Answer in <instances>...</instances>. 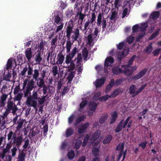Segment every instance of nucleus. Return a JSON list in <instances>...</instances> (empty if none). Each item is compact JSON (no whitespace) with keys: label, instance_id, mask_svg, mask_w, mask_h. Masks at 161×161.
Masks as SVG:
<instances>
[{"label":"nucleus","instance_id":"79ce46f5","mask_svg":"<svg viewBox=\"0 0 161 161\" xmlns=\"http://www.w3.org/2000/svg\"><path fill=\"white\" fill-rule=\"evenodd\" d=\"M109 98H111V96L107 94L100 97L99 99L101 101L105 102L107 101Z\"/></svg>","mask_w":161,"mask_h":161},{"label":"nucleus","instance_id":"473e14b6","mask_svg":"<svg viewBox=\"0 0 161 161\" xmlns=\"http://www.w3.org/2000/svg\"><path fill=\"white\" fill-rule=\"evenodd\" d=\"M35 60L36 64H39L42 61V58L40 53L37 54L35 58Z\"/></svg>","mask_w":161,"mask_h":161},{"label":"nucleus","instance_id":"412c9836","mask_svg":"<svg viewBox=\"0 0 161 161\" xmlns=\"http://www.w3.org/2000/svg\"><path fill=\"white\" fill-rule=\"evenodd\" d=\"M73 42H71V41L69 39H68L66 43L65 47L66 49L67 53H69L70 52V49Z\"/></svg>","mask_w":161,"mask_h":161},{"label":"nucleus","instance_id":"7ed1b4c3","mask_svg":"<svg viewBox=\"0 0 161 161\" xmlns=\"http://www.w3.org/2000/svg\"><path fill=\"white\" fill-rule=\"evenodd\" d=\"M54 23L59 25L58 26L56 32H58L63 28L64 23H63V16L61 14H59L58 12H55L54 13Z\"/></svg>","mask_w":161,"mask_h":161},{"label":"nucleus","instance_id":"20e7f679","mask_svg":"<svg viewBox=\"0 0 161 161\" xmlns=\"http://www.w3.org/2000/svg\"><path fill=\"white\" fill-rule=\"evenodd\" d=\"M17 110V108L14 102L8 100L7 102V108L3 114L4 116H7L10 112L15 115Z\"/></svg>","mask_w":161,"mask_h":161},{"label":"nucleus","instance_id":"ea45409f","mask_svg":"<svg viewBox=\"0 0 161 161\" xmlns=\"http://www.w3.org/2000/svg\"><path fill=\"white\" fill-rule=\"evenodd\" d=\"M124 144L123 143L119 144L116 147V150L120 151V152L123 153Z\"/></svg>","mask_w":161,"mask_h":161},{"label":"nucleus","instance_id":"864d4df0","mask_svg":"<svg viewBox=\"0 0 161 161\" xmlns=\"http://www.w3.org/2000/svg\"><path fill=\"white\" fill-rule=\"evenodd\" d=\"M82 142L80 139L77 140L75 145V147L76 149H78L79 148L80 144Z\"/></svg>","mask_w":161,"mask_h":161},{"label":"nucleus","instance_id":"5fc2aeb1","mask_svg":"<svg viewBox=\"0 0 161 161\" xmlns=\"http://www.w3.org/2000/svg\"><path fill=\"white\" fill-rule=\"evenodd\" d=\"M92 153L95 156H98L99 154V149L94 147L92 149Z\"/></svg>","mask_w":161,"mask_h":161},{"label":"nucleus","instance_id":"4be33fe9","mask_svg":"<svg viewBox=\"0 0 161 161\" xmlns=\"http://www.w3.org/2000/svg\"><path fill=\"white\" fill-rule=\"evenodd\" d=\"M75 60H76V65L77 66H80L81 64V62L82 61V58L81 53H77V57Z\"/></svg>","mask_w":161,"mask_h":161},{"label":"nucleus","instance_id":"ddd939ff","mask_svg":"<svg viewBox=\"0 0 161 161\" xmlns=\"http://www.w3.org/2000/svg\"><path fill=\"white\" fill-rule=\"evenodd\" d=\"M89 124L86 122L81 125L80 126L78 129V132L81 134L85 132L86 129L89 126Z\"/></svg>","mask_w":161,"mask_h":161},{"label":"nucleus","instance_id":"5701e85b","mask_svg":"<svg viewBox=\"0 0 161 161\" xmlns=\"http://www.w3.org/2000/svg\"><path fill=\"white\" fill-rule=\"evenodd\" d=\"M114 83V80L112 79L111 80V81L109 84H108L106 87V89L105 91V92L106 93H108L110 91L112 87V86L113 85Z\"/></svg>","mask_w":161,"mask_h":161},{"label":"nucleus","instance_id":"3c124183","mask_svg":"<svg viewBox=\"0 0 161 161\" xmlns=\"http://www.w3.org/2000/svg\"><path fill=\"white\" fill-rule=\"evenodd\" d=\"M39 75V71L37 69L34 70V73L33 75V78L35 80H36Z\"/></svg>","mask_w":161,"mask_h":161},{"label":"nucleus","instance_id":"dca6fc26","mask_svg":"<svg viewBox=\"0 0 161 161\" xmlns=\"http://www.w3.org/2000/svg\"><path fill=\"white\" fill-rule=\"evenodd\" d=\"M147 69L146 68L144 69L137 74L134 77V79L135 80H138L140 79L145 75L147 72Z\"/></svg>","mask_w":161,"mask_h":161},{"label":"nucleus","instance_id":"2eb2a0df","mask_svg":"<svg viewBox=\"0 0 161 161\" xmlns=\"http://www.w3.org/2000/svg\"><path fill=\"white\" fill-rule=\"evenodd\" d=\"M74 34L71 36V38L73 40V42L74 41H77L79 37L80 36L79 30L77 28L73 32Z\"/></svg>","mask_w":161,"mask_h":161},{"label":"nucleus","instance_id":"f03ea898","mask_svg":"<svg viewBox=\"0 0 161 161\" xmlns=\"http://www.w3.org/2000/svg\"><path fill=\"white\" fill-rule=\"evenodd\" d=\"M118 50L116 53L117 58L121 59V58L126 55L129 53V48L127 47L124 42L120 43L117 46Z\"/></svg>","mask_w":161,"mask_h":161},{"label":"nucleus","instance_id":"2f4dec72","mask_svg":"<svg viewBox=\"0 0 161 161\" xmlns=\"http://www.w3.org/2000/svg\"><path fill=\"white\" fill-rule=\"evenodd\" d=\"M74 130L71 128H69L66 129L65 132V135L67 137L70 136L73 133Z\"/></svg>","mask_w":161,"mask_h":161},{"label":"nucleus","instance_id":"de8ad7c7","mask_svg":"<svg viewBox=\"0 0 161 161\" xmlns=\"http://www.w3.org/2000/svg\"><path fill=\"white\" fill-rule=\"evenodd\" d=\"M102 19V14L101 13H100L97 17V24L98 25H99L101 23Z\"/></svg>","mask_w":161,"mask_h":161},{"label":"nucleus","instance_id":"338daca9","mask_svg":"<svg viewBox=\"0 0 161 161\" xmlns=\"http://www.w3.org/2000/svg\"><path fill=\"white\" fill-rule=\"evenodd\" d=\"M101 95V93L100 92H95L94 96L93 97V99L94 100H97V98Z\"/></svg>","mask_w":161,"mask_h":161},{"label":"nucleus","instance_id":"13d9d810","mask_svg":"<svg viewBox=\"0 0 161 161\" xmlns=\"http://www.w3.org/2000/svg\"><path fill=\"white\" fill-rule=\"evenodd\" d=\"M46 97V96H43L42 97H39V99L37 100H38V103L40 105H41L44 103Z\"/></svg>","mask_w":161,"mask_h":161},{"label":"nucleus","instance_id":"393cba45","mask_svg":"<svg viewBox=\"0 0 161 161\" xmlns=\"http://www.w3.org/2000/svg\"><path fill=\"white\" fill-rule=\"evenodd\" d=\"M16 135L12 131H10L8 135V140L11 142L12 140L14 139Z\"/></svg>","mask_w":161,"mask_h":161},{"label":"nucleus","instance_id":"c9c22d12","mask_svg":"<svg viewBox=\"0 0 161 161\" xmlns=\"http://www.w3.org/2000/svg\"><path fill=\"white\" fill-rule=\"evenodd\" d=\"M23 122H24L23 120L20 119L16 122V124H17V126L16 127V128L17 130H19L22 127Z\"/></svg>","mask_w":161,"mask_h":161},{"label":"nucleus","instance_id":"e433bc0d","mask_svg":"<svg viewBox=\"0 0 161 161\" xmlns=\"http://www.w3.org/2000/svg\"><path fill=\"white\" fill-rule=\"evenodd\" d=\"M159 13L158 11H155L152 12L151 15L150 17L153 19H156L159 17Z\"/></svg>","mask_w":161,"mask_h":161},{"label":"nucleus","instance_id":"a18cd8bd","mask_svg":"<svg viewBox=\"0 0 161 161\" xmlns=\"http://www.w3.org/2000/svg\"><path fill=\"white\" fill-rule=\"evenodd\" d=\"M117 116V114L116 112H114L112 114V119L111 121L110 122L111 124H112L115 120L116 117Z\"/></svg>","mask_w":161,"mask_h":161},{"label":"nucleus","instance_id":"49530a36","mask_svg":"<svg viewBox=\"0 0 161 161\" xmlns=\"http://www.w3.org/2000/svg\"><path fill=\"white\" fill-rule=\"evenodd\" d=\"M6 116H4V115L3 114V115L0 118V126L3 127L5 124V120L4 119V117Z\"/></svg>","mask_w":161,"mask_h":161},{"label":"nucleus","instance_id":"bb28decb","mask_svg":"<svg viewBox=\"0 0 161 161\" xmlns=\"http://www.w3.org/2000/svg\"><path fill=\"white\" fill-rule=\"evenodd\" d=\"M90 110L93 112H95L97 108V104L94 102H91L89 103Z\"/></svg>","mask_w":161,"mask_h":161},{"label":"nucleus","instance_id":"4c0bfd02","mask_svg":"<svg viewBox=\"0 0 161 161\" xmlns=\"http://www.w3.org/2000/svg\"><path fill=\"white\" fill-rule=\"evenodd\" d=\"M148 26L147 23H142L140 27V30L142 31H144L148 27Z\"/></svg>","mask_w":161,"mask_h":161},{"label":"nucleus","instance_id":"6ab92c4d","mask_svg":"<svg viewBox=\"0 0 161 161\" xmlns=\"http://www.w3.org/2000/svg\"><path fill=\"white\" fill-rule=\"evenodd\" d=\"M123 92V90L119 88H117L115 89L111 93L110 96L111 97V98H113L115 97L119 94Z\"/></svg>","mask_w":161,"mask_h":161},{"label":"nucleus","instance_id":"69168bd1","mask_svg":"<svg viewBox=\"0 0 161 161\" xmlns=\"http://www.w3.org/2000/svg\"><path fill=\"white\" fill-rule=\"evenodd\" d=\"M92 38L91 34L89 35L87 37V43L89 45H91L92 42Z\"/></svg>","mask_w":161,"mask_h":161},{"label":"nucleus","instance_id":"f8f14e48","mask_svg":"<svg viewBox=\"0 0 161 161\" xmlns=\"http://www.w3.org/2000/svg\"><path fill=\"white\" fill-rule=\"evenodd\" d=\"M114 62V59L112 57H108L105 59V70H106V67L109 66H111L112 65V64Z\"/></svg>","mask_w":161,"mask_h":161},{"label":"nucleus","instance_id":"9b49d317","mask_svg":"<svg viewBox=\"0 0 161 161\" xmlns=\"http://www.w3.org/2000/svg\"><path fill=\"white\" fill-rule=\"evenodd\" d=\"M56 59L57 61L55 64H57L59 66V65H61L63 63L64 56L61 53H60L58 54Z\"/></svg>","mask_w":161,"mask_h":161},{"label":"nucleus","instance_id":"9d476101","mask_svg":"<svg viewBox=\"0 0 161 161\" xmlns=\"http://www.w3.org/2000/svg\"><path fill=\"white\" fill-rule=\"evenodd\" d=\"M136 89V87L134 85H132L129 88V93L132 95V97H134L138 94L137 90Z\"/></svg>","mask_w":161,"mask_h":161},{"label":"nucleus","instance_id":"cd10ccee","mask_svg":"<svg viewBox=\"0 0 161 161\" xmlns=\"http://www.w3.org/2000/svg\"><path fill=\"white\" fill-rule=\"evenodd\" d=\"M38 91H35V90H34L32 93V94L31 96H28L29 97H31L33 99L35 100H38L39 98V97L37 93Z\"/></svg>","mask_w":161,"mask_h":161},{"label":"nucleus","instance_id":"4d7b16f0","mask_svg":"<svg viewBox=\"0 0 161 161\" xmlns=\"http://www.w3.org/2000/svg\"><path fill=\"white\" fill-rule=\"evenodd\" d=\"M58 4L62 9H64L67 6L66 3L63 2L62 1H60L59 2Z\"/></svg>","mask_w":161,"mask_h":161},{"label":"nucleus","instance_id":"680f3d73","mask_svg":"<svg viewBox=\"0 0 161 161\" xmlns=\"http://www.w3.org/2000/svg\"><path fill=\"white\" fill-rule=\"evenodd\" d=\"M147 143V141H144L140 143L139 144V146L141 147L143 149H144L146 147Z\"/></svg>","mask_w":161,"mask_h":161},{"label":"nucleus","instance_id":"58836bf2","mask_svg":"<svg viewBox=\"0 0 161 161\" xmlns=\"http://www.w3.org/2000/svg\"><path fill=\"white\" fill-rule=\"evenodd\" d=\"M108 116L106 114H103L100 118L99 121L100 124L103 123L107 119Z\"/></svg>","mask_w":161,"mask_h":161},{"label":"nucleus","instance_id":"f3484780","mask_svg":"<svg viewBox=\"0 0 161 161\" xmlns=\"http://www.w3.org/2000/svg\"><path fill=\"white\" fill-rule=\"evenodd\" d=\"M73 25H69L66 29V36L68 39H70V35L73 32Z\"/></svg>","mask_w":161,"mask_h":161},{"label":"nucleus","instance_id":"0eeeda50","mask_svg":"<svg viewBox=\"0 0 161 161\" xmlns=\"http://www.w3.org/2000/svg\"><path fill=\"white\" fill-rule=\"evenodd\" d=\"M36 100H37L33 99L31 97H27L26 104L28 107H32L35 109H37V103Z\"/></svg>","mask_w":161,"mask_h":161},{"label":"nucleus","instance_id":"37998d69","mask_svg":"<svg viewBox=\"0 0 161 161\" xmlns=\"http://www.w3.org/2000/svg\"><path fill=\"white\" fill-rule=\"evenodd\" d=\"M85 118V117L84 115L81 116L76 119L75 122V125H76L78 124L81 122Z\"/></svg>","mask_w":161,"mask_h":161},{"label":"nucleus","instance_id":"a211bd4d","mask_svg":"<svg viewBox=\"0 0 161 161\" xmlns=\"http://www.w3.org/2000/svg\"><path fill=\"white\" fill-rule=\"evenodd\" d=\"M25 54L27 60L30 61L32 57L31 48H28L26 49Z\"/></svg>","mask_w":161,"mask_h":161},{"label":"nucleus","instance_id":"a878e982","mask_svg":"<svg viewBox=\"0 0 161 161\" xmlns=\"http://www.w3.org/2000/svg\"><path fill=\"white\" fill-rule=\"evenodd\" d=\"M101 131L99 130L96 131L93 135L92 136L90 140L94 141L98 138L100 136Z\"/></svg>","mask_w":161,"mask_h":161},{"label":"nucleus","instance_id":"6e6d98bb","mask_svg":"<svg viewBox=\"0 0 161 161\" xmlns=\"http://www.w3.org/2000/svg\"><path fill=\"white\" fill-rule=\"evenodd\" d=\"M68 156L69 159H72L74 157V152L73 151L71 150L68 153Z\"/></svg>","mask_w":161,"mask_h":161},{"label":"nucleus","instance_id":"4468645a","mask_svg":"<svg viewBox=\"0 0 161 161\" xmlns=\"http://www.w3.org/2000/svg\"><path fill=\"white\" fill-rule=\"evenodd\" d=\"M123 65L121 66L122 69H120L118 67H115L113 68L112 71L113 73L116 75H118L119 73H122L125 74V69L122 68V66Z\"/></svg>","mask_w":161,"mask_h":161},{"label":"nucleus","instance_id":"f257e3e1","mask_svg":"<svg viewBox=\"0 0 161 161\" xmlns=\"http://www.w3.org/2000/svg\"><path fill=\"white\" fill-rule=\"evenodd\" d=\"M78 50L76 47L73 48L70 53L67 54L65 58V60L63 64V68H67L68 71H73L75 68V65L73 62L72 61V58L75 56Z\"/></svg>","mask_w":161,"mask_h":161},{"label":"nucleus","instance_id":"39448f33","mask_svg":"<svg viewBox=\"0 0 161 161\" xmlns=\"http://www.w3.org/2000/svg\"><path fill=\"white\" fill-rule=\"evenodd\" d=\"M23 89H24L26 86V88L32 90L33 88L36 87L35 86V82L33 80H28L27 79H25L23 83Z\"/></svg>","mask_w":161,"mask_h":161},{"label":"nucleus","instance_id":"a19ab883","mask_svg":"<svg viewBox=\"0 0 161 161\" xmlns=\"http://www.w3.org/2000/svg\"><path fill=\"white\" fill-rule=\"evenodd\" d=\"M90 23L89 20H88L87 21H86V23H85L84 26V28H82L81 26H80V29L82 31H85L87 29V28L88 27Z\"/></svg>","mask_w":161,"mask_h":161},{"label":"nucleus","instance_id":"7c9ffc66","mask_svg":"<svg viewBox=\"0 0 161 161\" xmlns=\"http://www.w3.org/2000/svg\"><path fill=\"white\" fill-rule=\"evenodd\" d=\"M15 63V61L14 59L10 58L7 62V67L8 68H10L12 67V64Z\"/></svg>","mask_w":161,"mask_h":161},{"label":"nucleus","instance_id":"aec40b11","mask_svg":"<svg viewBox=\"0 0 161 161\" xmlns=\"http://www.w3.org/2000/svg\"><path fill=\"white\" fill-rule=\"evenodd\" d=\"M105 80L104 78H102L97 80L94 83L96 87H98L103 85L104 82Z\"/></svg>","mask_w":161,"mask_h":161},{"label":"nucleus","instance_id":"72a5a7b5","mask_svg":"<svg viewBox=\"0 0 161 161\" xmlns=\"http://www.w3.org/2000/svg\"><path fill=\"white\" fill-rule=\"evenodd\" d=\"M87 103L86 101V100L82 101L80 105V108L78 110L79 111L82 112V113H84V112L83 111V109L86 105Z\"/></svg>","mask_w":161,"mask_h":161},{"label":"nucleus","instance_id":"774afa93","mask_svg":"<svg viewBox=\"0 0 161 161\" xmlns=\"http://www.w3.org/2000/svg\"><path fill=\"white\" fill-rule=\"evenodd\" d=\"M152 43H151L147 47L146 51L148 53H150L153 50V47L151 45Z\"/></svg>","mask_w":161,"mask_h":161},{"label":"nucleus","instance_id":"052dcab7","mask_svg":"<svg viewBox=\"0 0 161 161\" xmlns=\"http://www.w3.org/2000/svg\"><path fill=\"white\" fill-rule=\"evenodd\" d=\"M117 17V13L115 11L113 12L111 16V19L115 20L116 19Z\"/></svg>","mask_w":161,"mask_h":161},{"label":"nucleus","instance_id":"e2e57ef3","mask_svg":"<svg viewBox=\"0 0 161 161\" xmlns=\"http://www.w3.org/2000/svg\"><path fill=\"white\" fill-rule=\"evenodd\" d=\"M140 29V27L138 24H136L134 25L132 27V31L133 32H135L138 31V30Z\"/></svg>","mask_w":161,"mask_h":161},{"label":"nucleus","instance_id":"bf43d9fd","mask_svg":"<svg viewBox=\"0 0 161 161\" xmlns=\"http://www.w3.org/2000/svg\"><path fill=\"white\" fill-rule=\"evenodd\" d=\"M134 40V37L130 36L128 37L126 39L127 42L129 43H132Z\"/></svg>","mask_w":161,"mask_h":161},{"label":"nucleus","instance_id":"b1692460","mask_svg":"<svg viewBox=\"0 0 161 161\" xmlns=\"http://www.w3.org/2000/svg\"><path fill=\"white\" fill-rule=\"evenodd\" d=\"M82 55L84 60L86 61L87 60L88 52L86 48H84L82 52Z\"/></svg>","mask_w":161,"mask_h":161},{"label":"nucleus","instance_id":"f704fd0d","mask_svg":"<svg viewBox=\"0 0 161 161\" xmlns=\"http://www.w3.org/2000/svg\"><path fill=\"white\" fill-rule=\"evenodd\" d=\"M129 12L130 11L128 10L127 8H124L123 10L122 18H124L125 17H127L129 15Z\"/></svg>","mask_w":161,"mask_h":161},{"label":"nucleus","instance_id":"c756f323","mask_svg":"<svg viewBox=\"0 0 161 161\" xmlns=\"http://www.w3.org/2000/svg\"><path fill=\"white\" fill-rule=\"evenodd\" d=\"M51 71L53 73V75L54 76H55L57 75L58 74V70L57 66L55 65L53 66L52 68Z\"/></svg>","mask_w":161,"mask_h":161},{"label":"nucleus","instance_id":"0e129e2a","mask_svg":"<svg viewBox=\"0 0 161 161\" xmlns=\"http://www.w3.org/2000/svg\"><path fill=\"white\" fill-rule=\"evenodd\" d=\"M7 95L6 94H3L1 97V102L2 104H4V102L5 101L7 98Z\"/></svg>","mask_w":161,"mask_h":161},{"label":"nucleus","instance_id":"c03bdc74","mask_svg":"<svg viewBox=\"0 0 161 161\" xmlns=\"http://www.w3.org/2000/svg\"><path fill=\"white\" fill-rule=\"evenodd\" d=\"M25 154L23 152L20 153L18 156V161H25Z\"/></svg>","mask_w":161,"mask_h":161},{"label":"nucleus","instance_id":"c85d7f7f","mask_svg":"<svg viewBox=\"0 0 161 161\" xmlns=\"http://www.w3.org/2000/svg\"><path fill=\"white\" fill-rule=\"evenodd\" d=\"M112 139V136L111 135H108L105 137L103 141V143L104 144L108 143L110 142Z\"/></svg>","mask_w":161,"mask_h":161},{"label":"nucleus","instance_id":"6e6552de","mask_svg":"<svg viewBox=\"0 0 161 161\" xmlns=\"http://www.w3.org/2000/svg\"><path fill=\"white\" fill-rule=\"evenodd\" d=\"M122 67L124 68V69H125V75L127 76L130 75L137 68V67L136 66H134L132 67L130 69L128 68L129 67L126 65H123Z\"/></svg>","mask_w":161,"mask_h":161},{"label":"nucleus","instance_id":"8fccbe9b","mask_svg":"<svg viewBox=\"0 0 161 161\" xmlns=\"http://www.w3.org/2000/svg\"><path fill=\"white\" fill-rule=\"evenodd\" d=\"M23 94L22 93H18L16 96H15L14 99L15 100L19 101L21 99L22 97Z\"/></svg>","mask_w":161,"mask_h":161},{"label":"nucleus","instance_id":"423d86ee","mask_svg":"<svg viewBox=\"0 0 161 161\" xmlns=\"http://www.w3.org/2000/svg\"><path fill=\"white\" fill-rule=\"evenodd\" d=\"M130 118V117L129 116L127 118L125 121H124V120H121L116 127L115 130V132H119L121 130L122 128H124L127 125Z\"/></svg>","mask_w":161,"mask_h":161},{"label":"nucleus","instance_id":"1a4fd4ad","mask_svg":"<svg viewBox=\"0 0 161 161\" xmlns=\"http://www.w3.org/2000/svg\"><path fill=\"white\" fill-rule=\"evenodd\" d=\"M23 140V137L22 135H21L17 137L16 135L15 137L13 140V143L15 144L18 147H19L21 145Z\"/></svg>","mask_w":161,"mask_h":161},{"label":"nucleus","instance_id":"09e8293b","mask_svg":"<svg viewBox=\"0 0 161 161\" xmlns=\"http://www.w3.org/2000/svg\"><path fill=\"white\" fill-rule=\"evenodd\" d=\"M74 72H71L69 73L67 78L69 81H70L72 80L74 77Z\"/></svg>","mask_w":161,"mask_h":161},{"label":"nucleus","instance_id":"603ef678","mask_svg":"<svg viewBox=\"0 0 161 161\" xmlns=\"http://www.w3.org/2000/svg\"><path fill=\"white\" fill-rule=\"evenodd\" d=\"M136 58V55H134L132 57H131L128 62V64L125 65L126 66H128V67H129L130 65L132 64L134 60Z\"/></svg>","mask_w":161,"mask_h":161}]
</instances>
